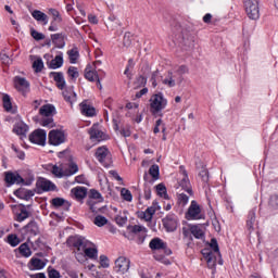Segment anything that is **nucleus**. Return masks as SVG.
I'll return each mask as SVG.
<instances>
[{
    "label": "nucleus",
    "mask_w": 278,
    "mask_h": 278,
    "mask_svg": "<svg viewBox=\"0 0 278 278\" xmlns=\"http://www.w3.org/2000/svg\"><path fill=\"white\" fill-rule=\"evenodd\" d=\"M40 125L42 127H47L48 129H52V127L55 126V122H53V117L52 116H48V117H43L40 121Z\"/></svg>",
    "instance_id": "a19ab883"
},
{
    "label": "nucleus",
    "mask_w": 278,
    "mask_h": 278,
    "mask_svg": "<svg viewBox=\"0 0 278 278\" xmlns=\"http://www.w3.org/2000/svg\"><path fill=\"white\" fill-rule=\"evenodd\" d=\"M176 73L179 76L178 79H177V84L181 85V83L184 81V75H186V73H188V66L180 65L178 67V70L176 71Z\"/></svg>",
    "instance_id": "ea45409f"
},
{
    "label": "nucleus",
    "mask_w": 278,
    "mask_h": 278,
    "mask_svg": "<svg viewBox=\"0 0 278 278\" xmlns=\"http://www.w3.org/2000/svg\"><path fill=\"white\" fill-rule=\"evenodd\" d=\"M88 197V201H98V203H103V195H101V192L96 189H90Z\"/></svg>",
    "instance_id": "473e14b6"
},
{
    "label": "nucleus",
    "mask_w": 278,
    "mask_h": 278,
    "mask_svg": "<svg viewBox=\"0 0 278 278\" xmlns=\"http://www.w3.org/2000/svg\"><path fill=\"white\" fill-rule=\"evenodd\" d=\"M51 40L58 49H64L66 45V42H64V34L62 33L51 35Z\"/></svg>",
    "instance_id": "5701e85b"
},
{
    "label": "nucleus",
    "mask_w": 278,
    "mask_h": 278,
    "mask_svg": "<svg viewBox=\"0 0 278 278\" xmlns=\"http://www.w3.org/2000/svg\"><path fill=\"white\" fill-rule=\"evenodd\" d=\"M49 14L52 16L54 21H62V15H60V11L55 9H49Z\"/></svg>",
    "instance_id": "680f3d73"
},
{
    "label": "nucleus",
    "mask_w": 278,
    "mask_h": 278,
    "mask_svg": "<svg viewBox=\"0 0 278 278\" xmlns=\"http://www.w3.org/2000/svg\"><path fill=\"white\" fill-rule=\"evenodd\" d=\"M130 231H131V233H135L136 236H138L140 233L147 232V228L139 226V225H135L131 227Z\"/></svg>",
    "instance_id": "4d7b16f0"
},
{
    "label": "nucleus",
    "mask_w": 278,
    "mask_h": 278,
    "mask_svg": "<svg viewBox=\"0 0 278 278\" xmlns=\"http://www.w3.org/2000/svg\"><path fill=\"white\" fill-rule=\"evenodd\" d=\"M188 201H190V197L186 195L185 193L178 194V205L186 207V205H188Z\"/></svg>",
    "instance_id": "3c124183"
},
{
    "label": "nucleus",
    "mask_w": 278,
    "mask_h": 278,
    "mask_svg": "<svg viewBox=\"0 0 278 278\" xmlns=\"http://www.w3.org/2000/svg\"><path fill=\"white\" fill-rule=\"evenodd\" d=\"M149 175L156 181V179H160V166L157 164H154L149 169Z\"/></svg>",
    "instance_id": "a18cd8bd"
},
{
    "label": "nucleus",
    "mask_w": 278,
    "mask_h": 278,
    "mask_svg": "<svg viewBox=\"0 0 278 278\" xmlns=\"http://www.w3.org/2000/svg\"><path fill=\"white\" fill-rule=\"evenodd\" d=\"M149 247L152 251H161V249H166V243L160 238H154L150 241Z\"/></svg>",
    "instance_id": "a878e982"
},
{
    "label": "nucleus",
    "mask_w": 278,
    "mask_h": 278,
    "mask_svg": "<svg viewBox=\"0 0 278 278\" xmlns=\"http://www.w3.org/2000/svg\"><path fill=\"white\" fill-rule=\"evenodd\" d=\"M129 260H127L125 256H119L115 261L114 270L115 273H119L121 275H125L129 270Z\"/></svg>",
    "instance_id": "9b49d317"
},
{
    "label": "nucleus",
    "mask_w": 278,
    "mask_h": 278,
    "mask_svg": "<svg viewBox=\"0 0 278 278\" xmlns=\"http://www.w3.org/2000/svg\"><path fill=\"white\" fill-rule=\"evenodd\" d=\"M36 186L39 192H54V190H58L55 184L42 177L38 178Z\"/></svg>",
    "instance_id": "1a4fd4ad"
},
{
    "label": "nucleus",
    "mask_w": 278,
    "mask_h": 278,
    "mask_svg": "<svg viewBox=\"0 0 278 278\" xmlns=\"http://www.w3.org/2000/svg\"><path fill=\"white\" fill-rule=\"evenodd\" d=\"M29 141L33 142V144H39L41 147H45L47 143V131L42 129H37L33 131L29 135Z\"/></svg>",
    "instance_id": "6e6552de"
},
{
    "label": "nucleus",
    "mask_w": 278,
    "mask_h": 278,
    "mask_svg": "<svg viewBox=\"0 0 278 278\" xmlns=\"http://www.w3.org/2000/svg\"><path fill=\"white\" fill-rule=\"evenodd\" d=\"M101 70H92L91 65L85 68V79L88 81H96L101 76Z\"/></svg>",
    "instance_id": "f8f14e48"
},
{
    "label": "nucleus",
    "mask_w": 278,
    "mask_h": 278,
    "mask_svg": "<svg viewBox=\"0 0 278 278\" xmlns=\"http://www.w3.org/2000/svg\"><path fill=\"white\" fill-rule=\"evenodd\" d=\"M155 188L159 197H161L162 199H165L166 201L170 199L168 197V193L166 192V186H164V184H159L155 186Z\"/></svg>",
    "instance_id": "c9c22d12"
},
{
    "label": "nucleus",
    "mask_w": 278,
    "mask_h": 278,
    "mask_svg": "<svg viewBox=\"0 0 278 278\" xmlns=\"http://www.w3.org/2000/svg\"><path fill=\"white\" fill-rule=\"evenodd\" d=\"M202 255L205 257L207 267L211 269L216 268V258L214 257V254L210 250H203Z\"/></svg>",
    "instance_id": "4be33fe9"
},
{
    "label": "nucleus",
    "mask_w": 278,
    "mask_h": 278,
    "mask_svg": "<svg viewBox=\"0 0 278 278\" xmlns=\"http://www.w3.org/2000/svg\"><path fill=\"white\" fill-rule=\"evenodd\" d=\"M64 65V56L62 53L58 54L53 60L50 61L49 68L55 71L56 68H62Z\"/></svg>",
    "instance_id": "b1692460"
},
{
    "label": "nucleus",
    "mask_w": 278,
    "mask_h": 278,
    "mask_svg": "<svg viewBox=\"0 0 278 278\" xmlns=\"http://www.w3.org/2000/svg\"><path fill=\"white\" fill-rule=\"evenodd\" d=\"M100 265L102 268H110V260L105 255L100 256Z\"/></svg>",
    "instance_id": "0e129e2a"
},
{
    "label": "nucleus",
    "mask_w": 278,
    "mask_h": 278,
    "mask_svg": "<svg viewBox=\"0 0 278 278\" xmlns=\"http://www.w3.org/2000/svg\"><path fill=\"white\" fill-rule=\"evenodd\" d=\"M121 194H122L124 201L131 202L134 200V195H131V191H129V189L123 188L121 191Z\"/></svg>",
    "instance_id": "864d4df0"
},
{
    "label": "nucleus",
    "mask_w": 278,
    "mask_h": 278,
    "mask_svg": "<svg viewBox=\"0 0 278 278\" xmlns=\"http://www.w3.org/2000/svg\"><path fill=\"white\" fill-rule=\"evenodd\" d=\"M18 251L23 257H30L31 255V249H29V245L27 243H22L18 247Z\"/></svg>",
    "instance_id": "58836bf2"
},
{
    "label": "nucleus",
    "mask_w": 278,
    "mask_h": 278,
    "mask_svg": "<svg viewBox=\"0 0 278 278\" xmlns=\"http://www.w3.org/2000/svg\"><path fill=\"white\" fill-rule=\"evenodd\" d=\"M162 84L168 88H175L177 86V81L175 80V75H173V72L169 71L167 73V76L162 80Z\"/></svg>",
    "instance_id": "7c9ffc66"
},
{
    "label": "nucleus",
    "mask_w": 278,
    "mask_h": 278,
    "mask_svg": "<svg viewBox=\"0 0 278 278\" xmlns=\"http://www.w3.org/2000/svg\"><path fill=\"white\" fill-rule=\"evenodd\" d=\"M64 142H66V135H64V131L53 129L49 132V144L60 147V144H64Z\"/></svg>",
    "instance_id": "423d86ee"
},
{
    "label": "nucleus",
    "mask_w": 278,
    "mask_h": 278,
    "mask_svg": "<svg viewBox=\"0 0 278 278\" xmlns=\"http://www.w3.org/2000/svg\"><path fill=\"white\" fill-rule=\"evenodd\" d=\"M25 229H26V232L27 233H30V236H38L39 233V229H38V224L34 220H31L30 223H28L26 226H25Z\"/></svg>",
    "instance_id": "2f4dec72"
},
{
    "label": "nucleus",
    "mask_w": 278,
    "mask_h": 278,
    "mask_svg": "<svg viewBox=\"0 0 278 278\" xmlns=\"http://www.w3.org/2000/svg\"><path fill=\"white\" fill-rule=\"evenodd\" d=\"M15 88L23 94L29 92V81L23 77H15Z\"/></svg>",
    "instance_id": "ddd939ff"
},
{
    "label": "nucleus",
    "mask_w": 278,
    "mask_h": 278,
    "mask_svg": "<svg viewBox=\"0 0 278 278\" xmlns=\"http://www.w3.org/2000/svg\"><path fill=\"white\" fill-rule=\"evenodd\" d=\"M48 277H49V278H60L61 275H60V271H58V269H51V270L48 273Z\"/></svg>",
    "instance_id": "774afa93"
},
{
    "label": "nucleus",
    "mask_w": 278,
    "mask_h": 278,
    "mask_svg": "<svg viewBox=\"0 0 278 278\" xmlns=\"http://www.w3.org/2000/svg\"><path fill=\"white\" fill-rule=\"evenodd\" d=\"M182 179L180 180V187L185 192H188L190 197H192L193 191H192V186H190V179L188 178V172L184 170L182 172Z\"/></svg>",
    "instance_id": "dca6fc26"
},
{
    "label": "nucleus",
    "mask_w": 278,
    "mask_h": 278,
    "mask_svg": "<svg viewBox=\"0 0 278 278\" xmlns=\"http://www.w3.org/2000/svg\"><path fill=\"white\" fill-rule=\"evenodd\" d=\"M77 201H84L88 195V189L86 187H75L71 190Z\"/></svg>",
    "instance_id": "f3484780"
},
{
    "label": "nucleus",
    "mask_w": 278,
    "mask_h": 278,
    "mask_svg": "<svg viewBox=\"0 0 278 278\" xmlns=\"http://www.w3.org/2000/svg\"><path fill=\"white\" fill-rule=\"evenodd\" d=\"M210 247L214 253H220V249L218 248V241L216 238L211 239Z\"/></svg>",
    "instance_id": "e2e57ef3"
},
{
    "label": "nucleus",
    "mask_w": 278,
    "mask_h": 278,
    "mask_svg": "<svg viewBox=\"0 0 278 278\" xmlns=\"http://www.w3.org/2000/svg\"><path fill=\"white\" fill-rule=\"evenodd\" d=\"M30 36L35 39V40H45V34L39 33L36 29H31L30 30Z\"/></svg>",
    "instance_id": "052dcab7"
},
{
    "label": "nucleus",
    "mask_w": 278,
    "mask_h": 278,
    "mask_svg": "<svg viewBox=\"0 0 278 278\" xmlns=\"http://www.w3.org/2000/svg\"><path fill=\"white\" fill-rule=\"evenodd\" d=\"M124 47H131V34L126 33L124 35V41H123Z\"/></svg>",
    "instance_id": "69168bd1"
},
{
    "label": "nucleus",
    "mask_w": 278,
    "mask_h": 278,
    "mask_svg": "<svg viewBox=\"0 0 278 278\" xmlns=\"http://www.w3.org/2000/svg\"><path fill=\"white\" fill-rule=\"evenodd\" d=\"M134 85L136 86L135 88H144L147 86V77L140 75L136 78Z\"/></svg>",
    "instance_id": "8fccbe9b"
},
{
    "label": "nucleus",
    "mask_w": 278,
    "mask_h": 278,
    "mask_svg": "<svg viewBox=\"0 0 278 278\" xmlns=\"http://www.w3.org/2000/svg\"><path fill=\"white\" fill-rule=\"evenodd\" d=\"M4 181H7L9 186H14V184H25V186H31V181H34V175H29L28 180L25 182V178L18 173L5 172Z\"/></svg>",
    "instance_id": "7ed1b4c3"
},
{
    "label": "nucleus",
    "mask_w": 278,
    "mask_h": 278,
    "mask_svg": "<svg viewBox=\"0 0 278 278\" xmlns=\"http://www.w3.org/2000/svg\"><path fill=\"white\" fill-rule=\"evenodd\" d=\"M67 55L70 58L71 64L77 63V59L79 58V52L77 50L72 49V50L67 51Z\"/></svg>",
    "instance_id": "09e8293b"
},
{
    "label": "nucleus",
    "mask_w": 278,
    "mask_h": 278,
    "mask_svg": "<svg viewBox=\"0 0 278 278\" xmlns=\"http://www.w3.org/2000/svg\"><path fill=\"white\" fill-rule=\"evenodd\" d=\"M31 207V205L20 204V213L16 215L17 223H23V220H27L29 213L27 208Z\"/></svg>",
    "instance_id": "393cba45"
},
{
    "label": "nucleus",
    "mask_w": 278,
    "mask_h": 278,
    "mask_svg": "<svg viewBox=\"0 0 278 278\" xmlns=\"http://www.w3.org/2000/svg\"><path fill=\"white\" fill-rule=\"evenodd\" d=\"M63 97L67 103H75V101H77V93H75L73 90L63 91Z\"/></svg>",
    "instance_id": "f704fd0d"
},
{
    "label": "nucleus",
    "mask_w": 278,
    "mask_h": 278,
    "mask_svg": "<svg viewBox=\"0 0 278 278\" xmlns=\"http://www.w3.org/2000/svg\"><path fill=\"white\" fill-rule=\"evenodd\" d=\"M244 10L251 21L260 18V0H243Z\"/></svg>",
    "instance_id": "20e7f679"
},
{
    "label": "nucleus",
    "mask_w": 278,
    "mask_h": 278,
    "mask_svg": "<svg viewBox=\"0 0 278 278\" xmlns=\"http://www.w3.org/2000/svg\"><path fill=\"white\" fill-rule=\"evenodd\" d=\"M87 205L89 206V210L93 214H99V212H101V210H103L102 207L97 206V205H99V202H97L94 200H87Z\"/></svg>",
    "instance_id": "79ce46f5"
},
{
    "label": "nucleus",
    "mask_w": 278,
    "mask_h": 278,
    "mask_svg": "<svg viewBox=\"0 0 278 278\" xmlns=\"http://www.w3.org/2000/svg\"><path fill=\"white\" fill-rule=\"evenodd\" d=\"M191 235L197 238V240H202V238H205V233L203 232V229L199 226H191Z\"/></svg>",
    "instance_id": "e433bc0d"
},
{
    "label": "nucleus",
    "mask_w": 278,
    "mask_h": 278,
    "mask_svg": "<svg viewBox=\"0 0 278 278\" xmlns=\"http://www.w3.org/2000/svg\"><path fill=\"white\" fill-rule=\"evenodd\" d=\"M33 68H35L36 73H42V70L45 68V62H42L41 58H38L34 61Z\"/></svg>",
    "instance_id": "49530a36"
},
{
    "label": "nucleus",
    "mask_w": 278,
    "mask_h": 278,
    "mask_svg": "<svg viewBox=\"0 0 278 278\" xmlns=\"http://www.w3.org/2000/svg\"><path fill=\"white\" fill-rule=\"evenodd\" d=\"M0 60L5 66H10V64H12V59H10L5 52L0 53Z\"/></svg>",
    "instance_id": "13d9d810"
},
{
    "label": "nucleus",
    "mask_w": 278,
    "mask_h": 278,
    "mask_svg": "<svg viewBox=\"0 0 278 278\" xmlns=\"http://www.w3.org/2000/svg\"><path fill=\"white\" fill-rule=\"evenodd\" d=\"M79 172V166H77V163L71 162L68 164V168L65 169L66 177H72V175H75Z\"/></svg>",
    "instance_id": "4c0bfd02"
},
{
    "label": "nucleus",
    "mask_w": 278,
    "mask_h": 278,
    "mask_svg": "<svg viewBox=\"0 0 278 278\" xmlns=\"http://www.w3.org/2000/svg\"><path fill=\"white\" fill-rule=\"evenodd\" d=\"M66 245L72 249L77 262L84 264L85 255L84 250L86 247H93V243L81 236H71L66 240Z\"/></svg>",
    "instance_id": "f257e3e1"
},
{
    "label": "nucleus",
    "mask_w": 278,
    "mask_h": 278,
    "mask_svg": "<svg viewBox=\"0 0 278 278\" xmlns=\"http://www.w3.org/2000/svg\"><path fill=\"white\" fill-rule=\"evenodd\" d=\"M50 77H53L59 90H64V88H66V80L64 79V74L62 72H51Z\"/></svg>",
    "instance_id": "4468645a"
},
{
    "label": "nucleus",
    "mask_w": 278,
    "mask_h": 278,
    "mask_svg": "<svg viewBox=\"0 0 278 278\" xmlns=\"http://www.w3.org/2000/svg\"><path fill=\"white\" fill-rule=\"evenodd\" d=\"M15 197L17 199H23L24 201H29L31 197H34L35 192L33 190H27L25 188H20L14 191Z\"/></svg>",
    "instance_id": "a211bd4d"
},
{
    "label": "nucleus",
    "mask_w": 278,
    "mask_h": 278,
    "mask_svg": "<svg viewBox=\"0 0 278 278\" xmlns=\"http://www.w3.org/2000/svg\"><path fill=\"white\" fill-rule=\"evenodd\" d=\"M88 134L90 136V140H94L96 142H103V140H108V135L101 130V126L99 124H93L92 127L89 128Z\"/></svg>",
    "instance_id": "0eeeda50"
},
{
    "label": "nucleus",
    "mask_w": 278,
    "mask_h": 278,
    "mask_svg": "<svg viewBox=\"0 0 278 278\" xmlns=\"http://www.w3.org/2000/svg\"><path fill=\"white\" fill-rule=\"evenodd\" d=\"M29 131V126L24 122H17L13 127V132L17 136H25Z\"/></svg>",
    "instance_id": "412c9836"
},
{
    "label": "nucleus",
    "mask_w": 278,
    "mask_h": 278,
    "mask_svg": "<svg viewBox=\"0 0 278 278\" xmlns=\"http://www.w3.org/2000/svg\"><path fill=\"white\" fill-rule=\"evenodd\" d=\"M67 75H70L72 79H77V77H79V71H77V67L75 66H70L67 70Z\"/></svg>",
    "instance_id": "6e6d98bb"
},
{
    "label": "nucleus",
    "mask_w": 278,
    "mask_h": 278,
    "mask_svg": "<svg viewBox=\"0 0 278 278\" xmlns=\"http://www.w3.org/2000/svg\"><path fill=\"white\" fill-rule=\"evenodd\" d=\"M166 105H168V100L164 98V94L162 92L153 94L150 98V108L152 114H160V112H162V110H164Z\"/></svg>",
    "instance_id": "f03ea898"
},
{
    "label": "nucleus",
    "mask_w": 278,
    "mask_h": 278,
    "mask_svg": "<svg viewBox=\"0 0 278 278\" xmlns=\"http://www.w3.org/2000/svg\"><path fill=\"white\" fill-rule=\"evenodd\" d=\"M80 112L85 116H94L97 114V110L92 105L88 104L87 101L80 103Z\"/></svg>",
    "instance_id": "6ab92c4d"
},
{
    "label": "nucleus",
    "mask_w": 278,
    "mask_h": 278,
    "mask_svg": "<svg viewBox=\"0 0 278 278\" xmlns=\"http://www.w3.org/2000/svg\"><path fill=\"white\" fill-rule=\"evenodd\" d=\"M30 264L36 270H42V268L47 266V264L40 258H31Z\"/></svg>",
    "instance_id": "37998d69"
},
{
    "label": "nucleus",
    "mask_w": 278,
    "mask_h": 278,
    "mask_svg": "<svg viewBox=\"0 0 278 278\" xmlns=\"http://www.w3.org/2000/svg\"><path fill=\"white\" fill-rule=\"evenodd\" d=\"M268 207L271 212L278 211V195H271L269 198Z\"/></svg>",
    "instance_id": "c03bdc74"
},
{
    "label": "nucleus",
    "mask_w": 278,
    "mask_h": 278,
    "mask_svg": "<svg viewBox=\"0 0 278 278\" xmlns=\"http://www.w3.org/2000/svg\"><path fill=\"white\" fill-rule=\"evenodd\" d=\"M255 212H256L255 208H252L248 214L245 227L249 236H251V233H253L255 229Z\"/></svg>",
    "instance_id": "2eb2a0df"
},
{
    "label": "nucleus",
    "mask_w": 278,
    "mask_h": 278,
    "mask_svg": "<svg viewBox=\"0 0 278 278\" xmlns=\"http://www.w3.org/2000/svg\"><path fill=\"white\" fill-rule=\"evenodd\" d=\"M62 21H55L52 20L49 26V31H58V24H60Z\"/></svg>",
    "instance_id": "338daca9"
},
{
    "label": "nucleus",
    "mask_w": 278,
    "mask_h": 278,
    "mask_svg": "<svg viewBox=\"0 0 278 278\" xmlns=\"http://www.w3.org/2000/svg\"><path fill=\"white\" fill-rule=\"evenodd\" d=\"M31 16L35 18V21L42 23L43 25H48L49 23V16L40 10L33 11Z\"/></svg>",
    "instance_id": "aec40b11"
},
{
    "label": "nucleus",
    "mask_w": 278,
    "mask_h": 278,
    "mask_svg": "<svg viewBox=\"0 0 278 278\" xmlns=\"http://www.w3.org/2000/svg\"><path fill=\"white\" fill-rule=\"evenodd\" d=\"M115 223L119 226V227H124L127 224V215L121 216L117 215L115 217Z\"/></svg>",
    "instance_id": "bf43d9fd"
},
{
    "label": "nucleus",
    "mask_w": 278,
    "mask_h": 278,
    "mask_svg": "<svg viewBox=\"0 0 278 278\" xmlns=\"http://www.w3.org/2000/svg\"><path fill=\"white\" fill-rule=\"evenodd\" d=\"M187 220H201V205L194 200L191 201V204L186 213Z\"/></svg>",
    "instance_id": "39448f33"
},
{
    "label": "nucleus",
    "mask_w": 278,
    "mask_h": 278,
    "mask_svg": "<svg viewBox=\"0 0 278 278\" xmlns=\"http://www.w3.org/2000/svg\"><path fill=\"white\" fill-rule=\"evenodd\" d=\"M2 101L4 110H7V112H10V110H12V101L10 100V97L8 94H4L2 97Z\"/></svg>",
    "instance_id": "5fc2aeb1"
},
{
    "label": "nucleus",
    "mask_w": 278,
    "mask_h": 278,
    "mask_svg": "<svg viewBox=\"0 0 278 278\" xmlns=\"http://www.w3.org/2000/svg\"><path fill=\"white\" fill-rule=\"evenodd\" d=\"M93 224L97 225V227H104V225H108V218L103 215H97L93 219Z\"/></svg>",
    "instance_id": "de8ad7c7"
},
{
    "label": "nucleus",
    "mask_w": 278,
    "mask_h": 278,
    "mask_svg": "<svg viewBox=\"0 0 278 278\" xmlns=\"http://www.w3.org/2000/svg\"><path fill=\"white\" fill-rule=\"evenodd\" d=\"M51 173L52 175H54V177H58L59 179H62V177H66V169L58 165L52 166Z\"/></svg>",
    "instance_id": "72a5a7b5"
},
{
    "label": "nucleus",
    "mask_w": 278,
    "mask_h": 278,
    "mask_svg": "<svg viewBox=\"0 0 278 278\" xmlns=\"http://www.w3.org/2000/svg\"><path fill=\"white\" fill-rule=\"evenodd\" d=\"M39 114L45 117L53 116L55 114V106L53 104H46L40 108Z\"/></svg>",
    "instance_id": "c85d7f7f"
},
{
    "label": "nucleus",
    "mask_w": 278,
    "mask_h": 278,
    "mask_svg": "<svg viewBox=\"0 0 278 278\" xmlns=\"http://www.w3.org/2000/svg\"><path fill=\"white\" fill-rule=\"evenodd\" d=\"M83 255H85L84 262H86V257H89V260L97 258V255H99V251L97 248H92V245L86 247L83 250Z\"/></svg>",
    "instance_id": "bb28decb"
},
{
    "label": "nucleus",
    "mask_w": 278,
    "mask_h": 278,
    "mask_svg": "<svg viewBox=\"0 0 278 278\" xmlns=\"http://www.w3.org/2000/svg\"><path fill=\"white\" fill-rule=\"evenodd\" d=\"M51 204L53 207H64L65 210L71 207V203H68L64 198H54L51 200Z\"/></svg>",
    "instance_id": "c756f323"
},
{
    "label": "nucleus",
    "mask_w": 278,
    "mask_h": 278,
    "mask_svg": "<svg viewBox=\"0 0 278 278\" xmlns=\"http://www.w3.org/2000/svg\"><path fill=\"white\" fill-rule=\"evenodd\" d=\"M177 225H179V222L177 220V215L175 214H168L165 218H163V226L168 232L176 231Z\"/></svg>",
    "instance_id": "9d476101"
},
{
    "label": "nucleus",
    "mask_w": 278,
    "mask_h": 278,
    "mask_svg": "<svg viewBox=\"0 0 278 278\" xmlns=\"http://www.w3.org/2000/svg\"><path fill=\"white\" fill-rule=\"evenodd\" d=\"M8 242L12 247H18V244H21V239H18V237L16 235H9L8 236Z\"/></svg>",
    "instance_id": "603ef678"
},
{
    "label": "nucleus",
    "mask_w": 278,
    "mask_h": 278,
    "mask_svg": "<svg viewBox=\"0 0 278 278\" xmlns=\"http://www.w3.org/2000/svg\"><path fill=\"white\" fill-rule=\"evenodd\" d=\"M108 153H110V151H108L106 148H98L96 151L97 160L100 162V164H103L104 166H108V164H105Z\"/></svg>",
    "instance_id": "cd10ccee"
}]
</instances>
